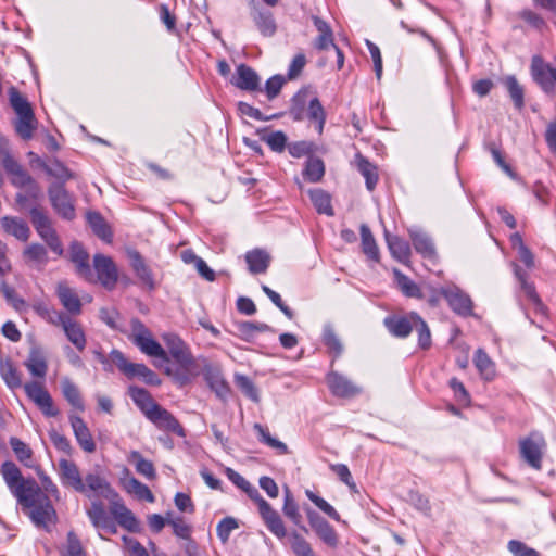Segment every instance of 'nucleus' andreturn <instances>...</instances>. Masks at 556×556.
<instances>
[{"mask_svg":"<svg viewBox=\"0 0 556 556\" xmlns=\"http://www.w3.org/2000/svg\"><path fill=\"white\" fill-rule=\"evenodd\" d=\"M504 86L506 87L510 99L514 102L516 109L520 110L525 105V90L523 87L518 83L515 76H506L503 79Z\"/></svg>","mask_w":556,"mask_h":556,"instance_id":"nucleus-42","label":"nucleus"},{"mask_svg":"<svg viewBox=\"0 0 556 556\" xmlns=\"http://www.w3.org/2000/svg\"><path fill=\"white\" fill-rule=\"evenodd\" d=\"M128 257L130 260V265L136 273L137 277L141 280V282L147 286L150 290L155 288V281L153 278V274L149 266L144 263L140 253L136 250H131L128 252Z\"/></svg>","mask_w":556,"mask_h":556,"instance_id":"nucleus-22","label":"nucleus"},{"mask_svg":"<svg viewBox=\"0 0 556 556\" xmlns=\"http://www.w3.org/2000/svg\"><path fill=\"white\" fill-rule=\"evenodd\" d=\"M238 527L236 520L231 517L224 518L216 528L217 536L223 543L227 542L230 533Z\"/></svg>","mask_w":556,"mask_h":556,"instance_id":"nucleus-60","label":"nucleus"},{"mask_svg":"<svg viewBox=\"0 0 556 556\" xmlns=\"http://www.w3.org/2000/svg\"><path fill=\"white\" fill-rule=\"evenodd\" d=\"M60 479L63 485L71 486L75 491L87 494V488L81 478L77 465L68 459H60L59 462Z\"/></svg>","mask_w":556,"mask_h":556,"instance_id":"nucleus-15","label":"nucleus"},{"mask_svg":"<svg viewBox=\"0 0 556 556\" xmlns=\"http://www.w3.org/2000/svg\"><path fill=\"white\" fill-rule=\"evenodd\" d=\"M361 238H362L363 252L367 255L368 258L378 261L379 260V250H378L376 240H375L369 227L365 224H363L361 226Z\"/></svg>","mask_w":556,"mask_h":556,"instance_id":"nucleus-43","label":"nucleus"},{"mask_svg":"<svg viewBox=\"0 0 556 556\" xmlns=\"http://www.w3.org/2000/svg\"><path fill=\"white\" fill-rule=\"evenodd\" d=\"M546 448L544 437L539 432H531L519 440V451L523 460L532 468L539 470L542 467V458Z\"/></svg>","mask_w":556,"mask_h":556,"instance_id":"nucleus-6","label":"nucleus"},{"mask_svg":"<svg viewBox=\"0 0 556 556\" xmlns=\"http://www.w3.org/2000/svg\"><path fill=\"white\" fill-rule=\"evenodd\" d=\"M313 23L319 35L315 40V47L319 50H326L333 45V35L330 26L318 16H313Z\"/></svg>","mask_w":556,"mask_h":556,"instance_id":"nucleus-35","label":"nucleus"},{"mask_svg":"<svg viewBox=\"0 0 556 556\" xmlns=\"http://www.w3.org/2000/svg\"><path fill=\"white\" fill-rule=\"evenodd\" d=\"M70 421L79 446L87 453H93L96 451V443L83 418L72 415Z\"/></svg>","mask_w":556,"mask_h":556,"instance_id":"nucleus-19","label":"nucleus"},{"mask_svg":"<svg viewBox=\"0 0 556 556\" xmlns=\"http://www.w3.org/2000/svg\"><path fill=\"white\" fill-rule=\"evenodd\" d=\"M24 256L33 262L46 263L47 250L39 243H33L25 249Z\"/></svg>","mask_w":556,"mask_h":556,"instance_id":"nucleus-59","label":"nucleus"},{"mask_svg":"<svg viewBox=\"0 0 556 556\" xmlns=\"http://www.w3.org/2000/svg\"><path fill=\"white\" fill-rule=\"evenodd\" d=\"M386 239L392 256L402 263H407L412 253L408 242L389 233H386Z\"/></svg>","mask_w":556,"mask_h":556,"instance_id":"nucleus-32","label":"nucleus"},{"mask_svg":"<svg viewBox=\"0 0 556 556\" xmlns=\"http://www.w3.org/2000/svg\"><path fill=\"white\" fill-rule=\"evenodd\" d=\"M130 329L134 344L143 354L157 358L154 365L162 368L179 388L191 384L200 375L199 361L193 356L189 345L176 333L165 332L161 336L165 350L138 318L130 321Z\"/></svg>","mask_w":556,"mask_h":556,"instance_id":"nucleus-1","label":"nucleus"},{"mask_svg":"<svg viewBox=\"0 0 556 556\" xmlns=\"http://www.w3.org/2000/svg\"><path fill=\"white\" fill-rule=\"evenodd\" d=\"M554 68L545 64L539 56L532 59L531 72L534 80L543 88H548L552 85V73Z\"/></svg>","mask_w":556,"mask_h":556,"instance_id":"nucleus-31","label":"nucleus"},{"mask_svg":"<svg viewBox=\"0 0 556 556\" xmlns=\"http://www.w3.org/2000/svg\"><path fill=\"white\" fill-rule=\"evenodd\" d=\"M237 328L241 336L247 340L252 338L255 332H265L270 330L268 325L254 321H241L237 325Z\"/></svg>","mask_w":556,"mask_h":556,"instance_id":"nucleus-55","label":"nucleus"},{"mask_svg":"<svg viewBox=\"0 0 556 556\" xmlns=\"http://www.w3.org/2000/svg\"><path fill=\"white\" fill-rule=\"evenodd\" d=\"M282 511L285 516L290 519L295 526H300L305 532H307V529L305 527H302V516L299 511V506L295 503L290 490L286 488L285 490V502Z\"/></svg>","mask_w":556,"mask_h":556,"instance_id":"nucleus-40","label":"nucleus"},{"mask_svg":"<svg viewBox=\"0 0 556 556\" xmlns=\"http://www.w3.org/2000/svg\"><path fill=\"white\" fill-rule=\"evenodd\" d=\"M128 394L147 418L159 406L151 394L143 388L131 386L128 389Z\"/></svg>","mask_w":556,"mask_h":556,"instance_id":"nucleus-23","label":"nucleus"},{"mask_svg":"<svg viewBox=\"0 0 556 556\" xmlns=\"http://www.w3.org/2000/svg\"><path fill=\"white\" fill-rule=\"evenodd\" d=\"M327 383L331 393L338 397H354L362 392L361 387L337 371L327 375Z\"/></svg>","mask_w":556,"mask_h":556,"instance_id":"nucleus-14","label":"nucleus"},{"mask_svg":"<svg viewBox=\"0 0 556 556\" xmlns=\"http://www.w3.org/2000/svg\"><path fill=\"white\" fill-rule=\"evenodd\" d=\"M307 117L309 118L311 122H314L316 124V129L318 134H321L326 122V113L320 101L317 98H313L309 101L307 109Z\"/></svg>","mask_w":556,"mask_h":556,"instance_id":"nucleus-49","label":"nucleus"},{"mask_svg":"<svg viewBox=\"0 0 556 556\" xmlns=\"http://www.w3.org/2000/svg\"><path fill=\"white\" fill-rule=\"evenodd\" d=\"M87 220L93 232L103 241L111 242L112 231L110 230L104 218L97 212H89L87 214Z\"/></svg>","mask_w":556,"mask_h":556,"instance_id":"nucleus-39","label":"nucleus"},{"mask_svg":"<svg viewBox=\"0 0 556 556\" xmlns=\"http://www.w3.org/2000/svg\"><path fill=\"white\" fill-rule=\"evenodd\" d=\"M62 556H86L84 548L74 532H68L66 548Z\"/></svg>","mask_w":556,"mask_h":556,"instance_id":"nucleus-61","label":"nucleus"},{"mask_svg":"<svg viewBox=\"0 0 556 556\" xmlns=\"http://www.w3.org/2000/svg\"><path fill=\"white\" fill-rule=\"evenodd\" d=\"M61 390L66 401L76 409L84 410V403L77 386L67 377L61 380Z\"/></svg>","mask_w":556,"mask_h":556,"instance_id":"nucleus-37","label":"nucleus"},{"mask_svg":"<svg viewBox=\"0 0 556 556\" xmlns=\"http://www.w3.org/2000/svg\"><path fill=\"white\" fill-rule=\"evenodd\" d=\"M323 337L325 344L329 348V350L334 352L336 357H338L342 353L343 346L331 326H326L324 328Z\"/></svg>","mask_w":556,"mask_h":556,"instance_id":"nucleus-58","label":"nucleus"},{"mask_svg":"<svg viewBox=\"0 0 556 556\" xmlns=\"http://www.w3.org/2000/svg\"><path fill=\"white\" fill-rule=\"evenodd\" d=\"M473 363L480 376L484 380L491 381L494 379L496 375L495 364L483 349H478L476 351Z\"/></svg>","mask_w":556,"mask_h":556,"instance_id":"nucleus-28","label":"nucleus"},{"mask_svg":"<svg viewBox=\"0 0 556 556\" xmlns=\"http://www.w3.org/2000/svg\"><path fill=\"white\" fill-rule=\"evenodd\" d=\"M0 374L11 389H16L22 386L20 374L10 359L0 362Z\"/></svg>","mask_w":556,"mask_h":556,"instance_id":"nucleus-45","label":"nucleus"},{"mask_svg":"<svg viewBox=\"0 0 556 556\" xmlns=\"http://www.w3.org/2000/svg\"><path fill=\"white\" fill-rule=\"evenodd\" d=\"M49 200L54 211L65 219L75 217V207L72 195L62 184H52L48 189Z\"/></svg>","mask_w":556,"mask_h":556,"instance_id":"nucleus-8","label":"nucleus"},{"mask_svg":"<svg viewBox=\"0 0 556 556\" xmlns=\"http://www.w3.org/2000/svg\"><path fill=\"white\" fill-rule=\"evenodd\" d=\"M71 261L76 267V273L89 282L94 281V275L89 265V254L79 242H73L70 248Z\"/></svg>","mask_w":556,"mask_h":556,"instance_id":"nucleus-17","label":"nucleus"},{"mask_svg":"<svg viewBox=\"0 0 556 556\" xmlns=\"http://www.w3.org/2000/svg\"><path fill=\"white\" fill-rule=\"evenodd\" d=\"M167 523L173 527V531L176 536L180 539H189L191 534V528L189 525L185 522V520L181 517L168 519Z\"/></svg>","mask_w":556,"mask_h":556,"instance_id":"nucleus-62","label":"nucleus"},{"mask_svg":"<svg viewBox=\"0 0 556 556\" xmlns=\"http://www.w3.org/2000/svg\"><path fill=\"white\" fill-rule=\"evenodd\" d=\"M41 168L51 177L58 179L64 186L70 179L75 178V174L71 172L61 161L54 160L50 164L39 161Z\"/></svg>","mask_w":556,"mask_h":556,"instance_id":"nucleus-33","label":"nucleus"},{"mask_svg":"<svg viewBox=\"0 0 556 556\" xmlns=\"http://www.w3.org/2000/svg\"><path fill=\"white\" fill-rule=\"evenodd\" d=\"M396 283L402 293L408 298L421 299L422 293L419 286L414 282L409 277L400 273L399 270L394 271Z\"/></svg>","mask_w":556,"mask_h":556,"instance_id":"nucleus-44","label":"nucleus"},{"mask_svg":"<svg viewBox=\"0 0 556 556\" xmlns=\"http://www.w3.org/2000/svg\"><path fill=\"white\" fill-rule=\"evenodd\" d=\"M515 275L518 278V280L521 285V289L523 290L526 296L529 300H531L534 304L541 306V301L539 299V295L535 292L534 286L527 280L526 274L517 265L515 266Z\"/></svg>","mask_w":556,"mask_h":556,"instance_id":"nucleus-53","label":"nucleus"},{"mask_svg":"<svg viewBox=\"0 0 556 556\" xmlns=\"http://www.w3.org/2000/svg\"><path fill=\"white\" fill-rule=\"evenodd\" d=\"M305 494L328 517H330L331 519H333L336 521H340L341 520V517H340L339 513L326 500H324L323 497L318 496L317 494H315L311 490H306Z\"/></svg>","mask_w":556,"mask_h":556,"instance_id":"nucleus-51","label":"nucleus"},{"mask_svg":"<svg viewBox=\"0 0 556 556\" xmlns=\"http://www.w3.org/2000/svg\"><path fill=\"white\" fill-rule=\"evenodd\" d=\"M123 472L124 477L121 479V482L128 493L135 495L138 500H143L149 503H153L155 501L151 490L138 479L130 476V472L127 468H125Z\"/></svg>","mask_w":556,"mask_h":556,"instance_id":"nucleus-20","label":"nucleus"},{"mask_svg":"<svg viewBox=\"0 0 556 556\" xmlns=\"http://www.w3.org/2000/svg\"><path fill=\"white\" fill-rule=\"evenodd\" d=\"M262 140L266 142L274 152L281 153L287 146L288 139L285 132L278 130L262 136Z\"/></svg>","mask_w":556,"mask_h":556,"instance_id":"nucleus-54","label":"nucleus"},{"mask_svg":"<svg viewBox=\"0 0 556 556\" xmlns=\"http://www.w3.org/2000/svg\"><path fill=\"white\" fill-rule=\"evenodd\" d=\"M409 237L413 241L415 250L418 253L422 254L424 257H434V245L431 239L425 232L418 229H409Z\"/></svg>","mask_w":556,"mask_h":556,"instance_id":"nucleus-30","label":"nucleus"},{"mask_svg":"<svg viewBox=\"0 0 556 556\" xmlns=\"http://www.w3.org/2000/svg\"><path fill=\"white\" fill-rule=\"evenodd\" d=\"M93 267L97 273L93 282L99 281L108 290L114 289L118 280V270L113 260L104 254H96Z\"/></svg>","mask_w":556,"mask_h":556,"instance_id":"nucleus-10","label":"nucleus"},{"mask_svg":"<svg viewBox=\"0 0 556 556\" xmlns=\"http://www.w3.org/2000/svg\"><path fill=\"white\" fill-rule=\"evenodd\" d=\"M56 294L64 308L72 315L81 313V302L77 293L66 281H60L56 286Z\"/></svg>","mask_w":556,"mask_h":556,"instance_id":"nucleus-18","label":"nucleus"},{"mask_svg":"<svg viewBox=\"0 0 556 556\" xmlns=\"http://www.w3.org/2000/svg\"><path fill=\"white\" fill-rule=\"evenodd\" d=\"M199 370L200 374L203 375L210 389L215 392L218 397L225 399L229 394V386L217 365L212 364L206 358H202L201 363H199Z\"/></svg>","mask_w":556,"mask_h":556,"instance_id":"nucleus-9","label":"nucleus"},{"mask_svg":"<svg viewBox=\"0 0 556 556\" xmlns=\"http://www.w3.org/2000/svg\"><path fill=\"white\" fill-rule=\"evenodd\" d=\"M148 419L161 430L173 432L181 438L186 435L185 429L177 418L161 405L154 409Z\"/></svg>","mask_w":556,"mask_h":556,"instance_id":"nucleus-16","label":"nucleus"},{"mask_svg":"<svg viewBox=\"0 0 556 556\" xmlns=\"http://www.w3.org/2000/svg\"><path fill=\"white\" fill-rule=\"evenodd\" d=\"M325 174V165L324 162L319 157H308L306 161L305 168L303 170V176L309 181V182H317L319 181Z\"/></svg>","mask_w":556,"mask_h":556,"instance_id":"nucleus-46","label":"nucleus"},{"mask_svg":"<svg viewBox=\"0 0 556 556\" xmlns=\"http://www.w3.org/2000/svg\"><path fill=\"white\" fill-rule=\"evenodd\" d=\"M290 546L294 556H317L312 544L298 531L290 533Z\"/></svg>","mask_w":556,"mask_h":556,"instance_id":"nucleus-41","label":"nucleus"},{"mask_svg":"<svg viewBox=\"0 0 556 556\" xmlns=\"http://www.w3.org/2000/svg\"><path fill=\"white\" fill-rule=\"evenodd\" d=\"M25 366L34 377L38 378H43L48 370L46 357L39 349H31Z\"/></svg>","mask_w":556,"mask_h":556,"instance_id":"nucleus-34","label":"nucleus"},{"mask_svg":"<svg viewBox=\"0 0 556 556\" xmlns=\"http://www.w3.org/2000/svg\"><path fill=\"white\" fill-rule=\"evenodd\" d=\"M255 23L264 36H271L276 31V24L269 12H260L255 16Z\"/></svg>","mask_w":556,"mask_h":556,"instance_id":"nucleus-56","label":"nucleus"},{"mask_svg":"<svg viewBox=\"0 0 556 556\" xmlns=\"http://www.w3.org/2000/svg\"><path fill=\"white\" fill-rule=\"evenodd\" d=\"M245 262L251 274H263L269 266L270 256L267 252L255 249L247 252Z\"/></svg>","mask_w":556,"mask_h":556,"instance_id":"nucleus-27","label":"nucleus"},{"mask_svg":"<svg viewBox=\"0 0 556 556\" xmlns=\"http://www.w3.org/2000/svg\"><path fill=\"white\" fill-rule=\"evenodd\" d=\"M248 496L257 504L260 515L268 530L278 539L287 535V530L279 514L266 502L257 489L251 483L243 490Z\"/></svg>","mask_w":556,"mask_h":556,"instance_id":"nucleus-5","label":"nucleus"},{"mask_svg":"<svg viewBox=\"0 0 556 556\" xmlns=\"http://www.w3.org/2000/svg\"><path fill=\"white\" fill-rule=\"evenodd\" d=\"M0 472L17 503L23 509H27L30 520L38 528L50 531L51 526L58 521V514L36 480L24 478L20 468L11 460L1 465Z\"/></svg>","mask_w":556,"mask_h":556,"instance_id":"nucleus-2","label":"nucleus"},{"mask_svg":"<svg viewBox=\"0 0 556 556\" xmlns=\"http://www.w3.org/2000/svg\"><path fill=\"white\" fill-rule=\"evenodd\" d=\"M508 549L514 556H540L539 552L516 540L509 541Z\"/></svg>","mask_w":556,"mask_h":556,"instance_id":"nucleus-64","label":"nucleus"},{"mask_svg":"<svg viewBox=\"0 0 556 556\" xmlns=\"http://www.w3.org/2000/svg\"><path fill=\"white\" fill-rule=\"evenodd\" d=\"M0 160L3 168L10 176L11 184L16 188H27L30 198H38L40 193L38 184L11 155L9 141L0 142Z\"/></svg>","mask_w":556,"mask_h":556,"instance_id":"nucleus-4","label":"nucleus"},{"mask_svg":"<svg viewBox=\"0 0 556 556\" xmlns=\"http://www.w3.org/2000/svg\"><path fill=\"white\" fill-rule=\"evenodd\" d=\"M60 321L67 340L78 350L83 351L86 348L87 340L83 327L79 323L72 319L64 313L53 312Z\"/></svg>","mask_w":556,"mask_h":556,"instance_id":"nucleus-13","label":"nucleus"},{"mask_svg":"<svg viewBox=\"0 0 556 556\" xmlns=\"http://www.w3.org/2000/svg\"><path fill=\"white\" fill-rule=\"evenodd\" d=\"M0 224L4 233L13 236L23 242L28 240L30 229L22 218L15 216H3L0 219Z\"/></svg>","mask_w":556,"mask_h":556,"instance_id":"nucleus-21","label":"nucleus"},{"mask_svg":"<svg viewBox=\"0 0 556 556\" xmlns=\"http://www.w3.org/2000/svg\"><path fill=\"white\" fill-rule=\"evenodd\" d=\"M10 445L17 459L25 466H30L29 462L31 460L33 452L29 446L17 438H11Z\"/></svg>","mask_w":556,"mask_h":556,"instance_id":"nucleus-52","label":"nucleus"},{"mask_svg":"<svg viewBox=\"0 0 556 556\" xmlns=\"http://www.w3.org/2000/svg\"><path fill=\"white\" fill-rule=\"evenodd\" d=\"M412 318L415 320V329L418 333V344L421 349H429L431 345V332L427 323L415 312H412Z\"/></svg>","mask_w":556,"mask_h":556,"instance_id":"nucleus-50","label":"nucleus"},{"mask_svg":"<svg viewBox=\"0 0 556 556\" xmlns=\"http://www.w3.org/2000/svg\"><path fill=\"white\" fill-rule=\"evenodd\" d=\"M92 525L96 528L105 529L110 525V518L101 502H92L90 508L87 511Z\"/></svg>","mask_w":556,"mask_h":556,"instance_id":"nucleus-48","label":"nucleus"},{"mask_svg":"<svg viewBox=\"0 0 556 556\" xmlns=\"http://www.w3.org/2000/svg\"><path fill=\"white\" fill-rule=\"evenodd\" d=\"M235 85L242 90L253 91L258 88L260 78L254 70L241 64L237 67Z\"/></svg>","mask_w":556,"mask_h":556,"instance_id":"nucleus-26","label":"nucleus"},{"mask_svg":"<svg viewBox=\"0 0 556 556\" xmlns=\"http://www.w3.org/2000/svg\"><path fill=\"white\" fill-rule=\"evenodd\" d=\"M356 165L359 173L366 180L367 189L372 191L378 182L377 167L362 155L356 156Z\"/></svg>","mask_w":556,"mask_h":556,"instance_id":"nucleus-36","label":"nucleus"},{"mask_svg":"<svg viewBox=\"0 0 556 556\" xmlns=\"http://www.w3.org/2000/svg\"><path fill=\"white\" fill-rule=\"evenodd\" d=\"M29 216L36 230L43 228L52 223L47 212L40 206H33L29 210Z\"/></svg>","mask_w":556,"mask_h":556,"instance_id":"nucleus-57","label":"nucleus"},{"mask_svg":"<svg viewBox=\"0 0 556 556\" xmlns=\"http://www.w3.org/2000/svg\"><path fill=\"white\" fill-rule=\"evenodd\" d=\"M85 485L88 491H92L98 496L108 500L117 498V493L111 488L110 483L99 475L88 473L85 477Z\"/></svg>","mask_w":556,"mask_h":556,"instance_id":"nucleus-25","label":"nucleus"},{"mask_svg":"<svg viewBox=\"0 0 556 556\" xmlns=\"http://www.w3.org/2000/svg\"><path fill=\"white\" fill-rule=\"evenodd\" d=\"M127 460L135 466L136 471L148 480L156 478V471L151 460L146 459L138 451H131Z\"/></svg>","mask_w":556,"mask_h":556,"instance_id":"nucleus-29","label":"nucleus"},{"mask_svg":"<svg viewBox=\"0 0 556 556\" xmlns=\"http://www.w3.org/2000/svg\"><path fill=\"white\" fill-rule=\"evenodd\" d=\"M387 329L395 337L406 338L415 326V320L412 318V313L406 316H391L384 319Z\"/></svg>","mask_w":556,"mask_h":556,"instance_id":"nucleus-24","label":"nucleus"},{"mask_svg":"<svg viewBox=\"0 0 556 556\" xmlns=\"http://www.w3.org/2000/svg\"><path fill=\"white\" fill-rule=\"evenodd\" d=\"M135 377L140 378L144 383L149 386H160L162 382L159 376L153 370H151L147 365L141 363H134L127 375V378L129 379H132Z\"/></svg>","mask_w":556,"mask_h":556,"instance_id":"nucleus-38","label":"nucleus"},{"mask_svg":"<svg viewBox=\"0 0 556 556\" xmlns=\"http://www.w3.org/2000/svg\"><path fill=\"white\" fill-rule=\"evenodd\" d=\"M24 390L45 416L55 417L59 415L60 412L55 407L51 395L41 383L37 381L28 382L24 386Z\"/></svg>","mask_w":556,"mask_h":556,"instance_id":"nucleus-11","label":"nucleus"},{"mask_svg":"<svg viewBox=\"0 0 556 556\" xmlns=\"http://www.w3.org/2000/svg\"><path fill=\"white\" fill-rule=\"evenodd\" d=\"M311 200L316 207L317 212L327 216H332L333 210L331 206V199L328 193L320 189H316L309 192Z\"/></svg>","mask_w":556,"mask_h":556,"instance_id":"nucleus-47","label":"nucleus"},{"mask_svg":"<svg viewBox=\"0 0 556 556\" xmlns=\"http://www.w3.org/2000/svg\"><path fill=\"white\" fill-rule=\"evenodd\" d=\"M10 104L16 114L13 123L15 132L23 140H30L38 127V121L28 100L15 88L9 90Z\"/></svg>","mask_w":556,"mask_h":556,"instance_id":"nucleus-3","label":"nucleus"},{"mask_svg":"<svg viewBox=\"0 0 556 556\" xmlns=\"http://www.w3.org/2000/svg\"><path fill=\"white\" fill-rule=\"evenodd\" d=\"M439 294L444 296L451 309L460 316L472 314V301L470 296L456 286H446L439 289Z\"/></svg>","mask_w":556,"mask_h":556,"instance_id":"nucleus-12","label":"nucleus"},{"mask_svg":"<svg viewBox=\"0 0 556 556\" xmlns=\"http://www.w3.org/2000/svg\"><path fill=\"white\" fill-rule=\"evenodd\" d=\"M110 359L116 367L127 377L134 363L129 362L126 356L118 350H112Z\"/></svg>","mask_w":556,"mask_h":556,"instance_id":"nucleus-63","label":"nucleus"},{"mask_svg":"<svg viewBox=\"0 0 556 556\" xmlns=\"http://www.w3.org/2000/svg\"><path fill=\"white\" fill-rule=\"evenodd\" d=\"M304 510L316 536L328 547L337 548L339 545V535L334 528L311 507H305Z\"/></svg>","mask_w":556,"mask_h":556,"instance_id":"nucleus-7","label":"nucleus"}]
</instances>
